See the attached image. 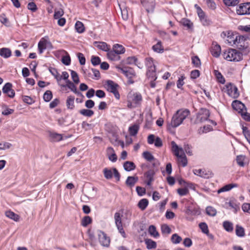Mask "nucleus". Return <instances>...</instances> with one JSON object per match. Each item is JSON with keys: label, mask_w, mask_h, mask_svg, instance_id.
<instances>
[{"label": "nucleus", "mask_w": 250, "mask_h": 250, "mask_svg": "<svg viewBox=\"0 0 250 250\" xmlns=\"http://www.w3.org/2000/svg\"><path fill=\"white\" fill-rule=\"evenodd\" d=\"M236 35L234 38V35L232 32L230 31L228 32V43L231 45H235L237 49L243 51L245 54H247L249 52L248 43L247 42V40L249 39V36L246 35H239L238 33H236Z\"/></svg>", "instance_id": "obj_1"}, {"label": "nucleus", "mask_w": 250, "mask_h": 250, "mask_svg": "<svg viewBox=\"0 0 250 250\" xmlns=\"http://www.w3.org/2000/svg\"><path fill=\"white\" fill-rule=\"evenodd\" d=\"M189 114L190 111L188 109L178 110L172 118L170 126L174 128L178 127Z\"/></svg>", "instance_id": "obj_2"}, {"label": "nucleus", "mask_w": 250, "mask_h": 250, "mask_svg": "<svg viewBox=\"0 0 250 250\" xmlns=\"http://www.w3.org/2000/svg\"><path fill=\"white\" fill-rule=\"evenodd\" d=\"M125 51V48L122 45L116 43L113 45L112 49L107 53V57L111 61H117L121 58L119 55L124 54Z\"/></svg>", "instance_id": "obj_3"}, {"label": "nucleus", "mask_w": 250, "mask_h": 250, "mask_svg": "<svg viewBox=\"0 0 250 250\" xmlns=\"http://www.w3.org/2000/svg\"><path fill=\"white\" fill-rule=\"evenodd\" d=\"M223 58L228 61L239 62L243 59L242 54L235 49L229 48L223 52Z\"/></svg>", "instance_id": "obj_4"}, {"label": "nucleus", "mask_w": 250, "mask_h": 250, "mask_svg": "<svg viewBox=\"0 0 250 250\" xmlns=\"http://www.w3.org/2000/svg\"><path fill=\"white\" fill-rule=\"evenodd\" d=\"M119 87L118 83L110 80H107L104 84V87L106 90L113 93L117 100H119L120 98V95L118 90Z\"/></svg>", "instance_id": "obj_5"}, {"label": "nucleus", "mask_w": 250, "mask_h": 250, "mask_svg": "<svg viewBox=\"0 0 250 250\" xmlns=\"http://www.w3.org/2000/svg\"><path fill=\"white\" fill-rule=\"evenodd\" d=\"M116 68L129 79V83L133 84L134 83V81L133 80H132V79L136 77V74L133 68L127 67H122L120 66H117Z\"/></svg>", "instance_id": "obj_6"}, {"label": "nucleus", "mask_w": 250, "mask_h": 250, "mask_svg": "<svg viewBox=\"0 0 250 250\" xmlns=\"http://www.w3.org/2000/svg\"><path fill=\"white\" fill-rule=\"evenodd\" d=\"M225 87L227 93L229 96L234 99H236L239 96L238 88L233 83H229L225 85Z\"/></svg>", "instance_id": "obj_7"}, {"label": "nucleus", "mask_w": 250, "mask_h": 250, "mask_svg": "<svg viewBox=\"0 0 250 250\" xmlns=\"http://www.w3.org/2000/svg\"><path fill=\"white\" fill-rule=\"evenodd\" d=\"M122 216L123 215H121L120 213L119 212H116L114 214V219L116 226L117 227L119 232L122 234V236L125 238L126 237V234L123 227L121 218Z\"/></svg>", "instance_id": "obj_8"}, {"label": "nucleus", "mask_w": 250, "mask_h": 250, "mask_svg": "<svg viewBox=\"0 0 250 250\" xmlns=\"http://www.w3.org/2000/svg\"><path fill=\"white\" fill-rule=\"evenodd\" d=\"M128 99L130 100L138 107L140 106L143 102L142 94L139 92L129 93L127 96Z\"/></svg>", "instance_id": "obj_9"}, {"label": "nucleus", "mask_w": 250, "mask_h": 250, "mask_svg": "<svg viewBox=\"0 0 250 250\" xmlns=\"http://www.w3.org/2000/svg\"><path fill=\"white\" fill-rule=\"evenodd\" d=\"M236 13L239 15L250 14V2L241 3L237 9Z\"/></svg>", "instance_id": "obj_10"}, {"label": "nucleus", "mask_w": 250, "mask_h": 250, "mask_svg": "<svg viewBox=\"0 0 250 250\" xmlns=\"http://www.w3.org/2000/svg\"><path fill=\"white\" fill-rule=\"evenodd\" d=\"M98 235L99 241L101 245L105 247H109L110 242L109 237L102 230H98Z\"/></svg>", "instance_id": "obj_11"}, {"label": "nucleus", "mask_w": 250, "mask_h": 250, "mask_svg": "<svg viewBox=\"0 0 250 250\" xmlns=\"http://www.w3.org/2000/svg\"><path fill=\"white\" fill-rule=\"evenodd\" d=\"M141 2L147 13L153 12L155 7V0H141Z\"/></svg>", "instance_id": "obj_12"}, {"label": "nucleus", "mask_w": 250, "mask_h": 250, "mask_svg": "<svg viewBox=\"0 0 250 250\" xmlns=\"http://www.w3.org/2000/svg\"><path fill=\"white\" fill-rule=\"evenodd\" d=\"M231 106L234 110L237 111L241 114L244 111H247V108L245 105L241 102L238 100L233 101L231 104Z\"/></svg>", "instance_id": "obj_13"}, {"label": "nucleus", "mask_w": 250, "mask_h": 250, "mask_svg": "<svg viewBox=\"0 0 250 250\" xmlns=\"http://www.w3.org/2000/svg\"><path fill=\"white\" fill-rule=\"evenodd\" d=\"M194 174L205 179H208L212 176V173L209 171L205 169H195L193 170Z\"/></svg>", "instance_id": "obj_14"}, {"label": "nucleus", "mask_w": 250, "mask_h": 250, "mask_svg": "<svg viewBox=\"0 0 250 250\" xmlns=\"http://www.w3.org/2000/svg\"><path fill=\"white\" fill-rule=\"evenodd\" d=\"M209 110L207 108H202L200 110V113H199L198 118L201 122H204L208 121L210 116Z\"/></svg>", "instance_id": "obj_15"}, {"label": "nucleus", "mask_w": 250, "mask_h": 250, "mask_svg": "<svg viewBox=\"0 0 250 250\" xmlns=\"http://www.w3.org/2000/svg\"><path fill=\"white\" fill-rule=\"evenodd\" d=\"M94 44H97L96 46L98 49L106 52L107 53L111 51L110 46L105 42H95Z\"/></svg>", "instance_id": "obj_16"}, {"label": "nucleus", "mask_w": 250, "mask_h": 250, "mask_svg": "<svg viewBox=\"0 0 250 250\" xmlns=\"http://www.w3.org/2000/svg\"><path fill=\"white\" fill-rule=\"evenodd\" d=\"M212 45H213L210 49V53L214 57L218 58L219 57L221 54V47L218 44L214 45L213 43Z\"/></svg>", "instance_id": "obj_17"}, {"label": "nucleus", "mask_w": 250, "mask_h": 250, "mask_svg": "<svg viewBox=\"0 0 250 250\" xmlns=\"http://www.w3.org/2000/svg\"><path fill=\"white\" fill-rule=\"evenodd\" d=\"M49 137L51 142H59L63 139L62 134L50 131L49 132Z\"/></svg>", "instance_id": "obj_18"}, {"label": "nucleus", "mask_w": 250, "mask_h": 250, "mask_svg": "<svg viewBox=\"0 0 250 250\" xmlns=\"http://www.w3.org/2000/svg\"><path fill=\"white\" fill-rule=\"evenodd\" d=\"M107 154L110 161L112 162H115L117 161V157L113 147L111 146L107 147Z\"/></svg>", "instance_id": "obj_19"}, {"label": "nucleus", "mask_w": 250, "mask_h": 250, "mask_svg": "<svg viewBox=\"0 0 250 250\" xmlns=\"http://www.w3.org/2000/svg\"><path fill=\"white\" fill-rule=\"evenodd\" d=\"M152 49L156 53L162 54L164 52V48L161 41H158L156 44L152 46Z\"/></svg>", "instance_id": "obj_20"}, {"label": "nucleus", "mask_w": 250, "mask_h": 250, "mask_svg": "<svg viewBox=\"0 0 250 250\" xmlns=\"http://www.w3.org/2000/svg\"><path fill=\"white\" fill-rule=\"evenodd\" d=\"M12 55V51L9 48L2 47L0 49V56L5 59L10 57Z\"/></svg>", "instance_id": "obj_21"}, {"label": "nucleus", "mask_w": 250, "mask_h": 250, "mask_svg": "<svg viewBox=\"0 0 250 250\" xmlns=\"http://www.w3.org/2000/svg\"><path fill=\"white\" fill-rule=\"evenodd\" d=\"M137 176H128L125 181V184L130 187H133L138 181Z\"/></svg>", "instance_id": "obj_22"}, {"label": "nucleus", "mask_w": 250, "mask_h": 250, "mask_svg": "<svg viewBox=\"0 0 250 250\" xmlns=\"http://www.w3.org/2000/svg\"><path fill=\"white\" fill-rule=\"evenodd\" d=\"M183 26L186 27L187 29L192 30L193 29V24L191 21L187 18H183L181 21Z\"/></svg>", "instance_id": "obj_23"}, {"label": "nucleus", "mask_w": 250, "mask_h": 250, "mask_svg": "<svg viewBox=\"0 0 250 250\" xmlns=\"http://www.w3.org/2000/svg\"><path fill=\"white\" fill-rule=\"evenodd\" d=\"M238 187V185L237 184H229L223 186L222 188H220L218 190V193H220L221 192L228 191L231 190L233 188Z\"/></svg>", "instance_id": "obj_24"}, {"label": "nucleus", "mask_w": 250, "mask_h": 250, "mask_svg": "<svg viewBox=\"0 0 250 250\" xmlns=\"http://www.w3.org/2000/svg\"><path fill=\"white\" fill-rule=\"evenodd\" d=\"M124 168L125 171H130L135 169L136 166L132 162L126 161L124 164Z\"/></svg>", "instance_id": "obj_25"}, {"label": "nucleus", "mask_w": 250, "mask_h": 250, "mask_svg": "<svg viewBox=\"0 0 250 250\" xmlns=\"http://www.w3.org/2000/svg\"><path fill=\"white\" fill-rule=\"evenodd\" d=\"M74 100L75 97L73 96H69L67 97L66 104L68 109L72 110L74 108Z\"/></svg>", "instance_id": "obj_26"}, {"label": "nucleus", "mask_w": 250, "mask_h": 250, "mask_svg": "<svg viewBox=\"0 0 250 250\" xmlns=\"http://www.w3.org/2000/svg\"><path fill=\"white\" fill-rule=\"evenodd\" d=\"M236 235L239 237H243L245 235V229L239 225H236L235 227Z\"/></svg>", "instance_id": "obj_27"}, {"label": "nucleus", "mask_w": 250, "mask_h": 250, "mask_svg": "<svg viewBox=\"0 0 250 250\" xmlns=\"http://www.w3.org/2000/svg\"><path fill=\"white\" fill-rule=\"evenodd\" d=\"M148 205V200L144 198L140 200L138 203V208L142 210H144Z\"/></svg>", "instance_id": "obj_28"}, {"label": "nucleus", "mask_w": 250, "mask_h": 250, "mask_svg": "<svg viewBox=\"0 0 250 250\" xmlns=\"http://www.w3.org/2000/svg\"><path fill=\"white\" fill-rule=\"evenodd\" d=\"M75 28L78 33H82L85 31V28L83 23L80 21H77L75 24Z\"/></svg>", "instance_id": "obj_29"}, {"label": "nucleus", "mask_w": 250, "mask_h": 250, "mask_svg": "<svg viewBox=\"0 0 250 250\" xmlns=\"http://www.w3.org/2000/svg\"><path fill=\"white\" fill-rule=\"evenodd\" d=\"M5 214L6 217L13 220L15 221H18L19 220V215L11 210L6 211Z\"/></svg>", "instance_id": "obj_30"}, {"label": "nucleus", "mask_w": 250, "mask_h": 250, "mask_svg": "<svg viewBox=\"0 0 250 250\" xmlns=\"http://www.w3.org/2000/svg\"><path fill=\"white\" fill-rule=\"evenodd\" d=\"M38 51L39 54H41L43 51L47 48L46 41H40L38 44Z\"/></svg>", "instance_id": "obj_31"}, {"label": "nucleus", "mask_w": 250, "mask_h": 250, "mask_svg": "<svg viewBox=\"0 0 250 250\" xmlns=\"http://www.w3.org/2000/svg\"><path fill=\"white\" fill-rule=\"evenodd\" d=\"M49 72L55 77L57 81H61L62 79V77L59 76V74L57 69L55 68L50 67L48 68Z\"/></svg>", "instance_id": "obj_32"}, {"label": "nucleus", "mask_w": 250, "mask_h": 250, "mask_svg": "<svg viewBox=\"0 0 250 250\" xmlns=\"http://www.w3.org/2000/svg\"><path fill=\"white\" fill-rule=\"evenodd\" d=\"M145 241L146 245V248L148 250L155 249L157 247V244L156 242L150 239H146Z\"/></svg>", "instance_id": "obj_33"}, {"label": "nucleus", "mask_w": 250, "mask_h": 250, "mask_svg": "<svg viewBox=\"0 0 250 250\" xmlns=\"http://www.w3.org/2000/svg\"><path fill=\"white\" fill-rule=\"evenodd\" d=\"M137 61H138V59H137V57H136L135 56L128 57L125 61V63L127 64H135L137 66H138L139 67H140V66L137 63Z\"/></svg>", "instance_id": "obj_34"}, {"label": "nucleus", "mask_w": 250, "mask_h": 250, "mask_svg": "<svg viewBox=\"0 0 250 250\" xmlns=\"http://www.w3.org/2000/svg\"><path fill=\"white\" fill-rule=\"evenodd\" d=\"M223 226L224 229L229 232H232L233 230V224L229 221H224Z\"/></svg>", "instance_id": "obj_35"}, {"label": "nucleus", "mask_w": 250, "mask_h": 250, "mask_svg": "<svg viewBox=\"0 0 250 250\" xmlns=\"http://www.w3.org/2000/svg\"><path fill=\"white\" fill-rule=\"evenodd\" d=\"M79 113L85 117H90L92 116L94 112L93 110L89 109H83L79 111Z\"/></svg>", "instance_id": "obj_36"}, {"label": "nucleus", "mask_w": 250, "mask_h": 250, "mask_svg": "<svg viewBox=\"0 0 250 250\" xmlns=\"http://www.w3.org/2000/svg\"><path fill=\"white\" fill-rule=\"evenodd\" d=\"M148 232L150 235L154 237L159 236V233L156 230V228L154 225H150L148 228Z\"/></svg>", "instance_id": "obj_37"}, {"label": "nucleus", "mask_w": 250, "mask_h": 250, "mask_svg": "<svg viewBox=\"0 0 250 250\" xmlns=\"http://www.w3.org/2000/svg\"><path fill=\"white\" fill-rule=\"evenodd\" d=\"M242 129L243 130V134L247 141L250 144V130H249L247 127L245 126L244 125H242Z\"/></svg>", "instance_id": "obj_38"}, {"label": "nucleus", "mask_w": 250, "mask_h": 250, "mask_svg": "<svg viewBox=\"0 0 250 250\" xmlns=\"http://www.w3.org/2000/svg\"><path fill=\"white\" fill-rule=\"evenodd\" d=\"M139 129V126L136 124L130 126L128 128L129 133L131 136H135L138 133Z\"/></svg>", "instance_id": "obj_39"}, {"label": "nucleus", "mask_w": 250, "mask_h": 250, "mask_svg": "<svg viewBox=\"0 0 250 250\" xmlns=\"http://www.w3.org/2000/svg\"><path fill=\"white\" fill-rule=\"evenodd\" d=\"M64 15V11L63 9L60 8L59 9H55L54 10V19H58L62 18Z\"/></svg>", "instance_id": "obj_40"}, {"label": "nucleus", "mask_w": 250, "mask_h": 250, "mask_svg": "<svg viewBox=\"0 0 250 250\" xmlns=\"http://www.w3.org/2000/svg\"><path fill=\"white\" fill-rule=\"evenodd\" d=\"M155 174V171L153 169H149L144 173V176L147 178L148 180L154 181V176Z\"/></svg>", "instance_id": "obj_41"}, {"label": "nucleus", "mask_w": 250, "mask_h": 250, "mask_svg": "<svg viewBox=\"0 0 250 250\" xmlns=\"http://www.w3.org/2000/svg\"><path fill=\"white\" fill-rule=\"evenodd\" d=\"M246 159L245 155H238L236 157V161L237 162V164L240 167H244L245 166V163L244 161Z\"/></svg>", "instance_id": "obj_42"}, {"label": "nucleus", "mask_w": 250, "mask_h": 250, "mask_svg": "<svg viewBox=\"0 0 250 250\" xmlns=\"http://www.w3.org/2000/svg\"><path fill=\"white\" fill-rule=\"evenodd\" d=\"M66 55L62 58V63L65 65H69L71 63V58L69 55L66 51H65Z\"/></svg>", "instance_id": "obj_43"}, {"label": "nucleus", "mask_w": 250, "mask_h": 250, "mask_svg": "<svg viewBox=\"0 0 250 250\" xmlns=\"http://www.w3.org/2000/svg\"><path fill=\"white\" fill-rule=\"evenodd\" d=\"M182 240L181 236H179L177 233H174L171 237V241L175 244H179Z\"/></svg>", "instance_id": "obj_44"}, {"label": "nucleus", "mask_w": 250, "mask_h": 250, "mask_svg": "<svg viewBox=\"0 0 250 250\" xmlns=\"http://www.w3.org/2000/svg\"><path fill=\"white\" fill-rule=\"evenodd\" d=\"M192 63L196 68H200L201 65L200 59L197 56H194L191 58Z\"/></svg>", "instance_id": "obj_45"}, {"label": "nucleus", "mask_w": 250, "mask_h": 250, "mask_svg": "<svg viewBox=\"0 0 250 250\" xmlns=\"http://www.w3.org/2000/svg\"><path fill=\"white\" fill-rule=\"evenodd\" d=\"M53 98L52 92L50 90L46 91L43 96V100L45 102H49Z\"/></svg>", "instance_id": "obj_46"}, {"label": "nucleus", "mask_w": 250, "mask_h": 250, "mask_svg": "<svg viewBox=\"0 0 250 250\" xmlns=\"http://www.w3.org/2000/svg\"><path fill=\"white\" fill-rule=\"evenodd\" d=\"M12 84L10 83H6L3 86L2 88V92L3 93H8L9 91H11V94H13L12 93L13 92V89H12ZM12 96V95H11Z\"/></svg>", "instance_id": "obj_47"}, {"label": "nucleus", "mask_w": 250, "mask_h": 250, "mask_svg": "<svg viewBox=\"0 0 250 250\" xmlns=\"http://www.w3.org/2000/svg\"><path fill=\"white\" fill-rule=\"evenodd\" d=\"M143 157L147 161L150 162L155 160V159L153 155L149 151H146L143 152Z\"/></svg>", "instance_id": "obj_48"}, {"label": "nucleus", "mask_w": 250, "mask_h": 250, "mask_svg": "<svg viewBox=\"0 0 250 250\" xmlns=\"http://www.w3.org/2000/svg\"><path fill=\"white\" fill-rule=\"evenodd\" d=\"M62 87H67L69 89L71 90L72 92H74L77 89L76 86L70 80H67L66 82V83L65 85L63 84L62 85Z\"/></svg>", "instance_id": "obj_49"}, {"label": "nucleus", "mask_w": 250, "mask_h": 250, "mask_svg": "<svg viewBox=\"0 0 250 250\" xmlns=\"http://www.w3.org/2000/svg\"><path fill=\"white\" fill-rule=\"evenodd\" d=\"M223 2L228 6H235L239 3V0H223Z\"/></svg>", "instance_id": "obj_50"}, {"label": "nucleus", "mask_w": 250, "mask_h": 250, "mask_svg": "<svg viewBox=\"0 0 250 250\" xmlns=\"http://www.w3.org/2000/svg\"><path fill=\"white\" fill-rule=\"evenodd\" d=\"M92 222V219L89 216H84L81 222V225L83 227H87L89 224H90Z\"/></svg>", "instance_id": "obj_51"}, {"label": "nucleus", "mask_w": 250, "mask_h": 250, "mask_svg": "<svg viewBox=\"0 0 250 250\" xmlns=\"http://www.w3.org/2000/svg\"><path fill=\"white\" fill-rule=\"evenodd\" d=\"M103 173L104 177L106 179H110L113 177V172L111 169L107 168H104L103 170Z\"/></svg>", "instance_id": "obj_52"}, {"label": "nucleus", "mask_w": 250, "mask_h": 250, "mask_svg": "<svg viewBox=\"0 0 250 250\" xmlns=\"http://www.w3.org/2000/svg\"><path fill=\"white\" fill-rule=\"evenodd\" d=\"M186 79V77L184 75L180 76L179 77L178 80L177 82V86L179 89H183V86L185 84L184 82V80Z\"/></svg>", "instance_id": "obj_53"}, {"label": "nucleus", "mask_w": 250, "mask_h": 250, "mask_svg": "<svg viewBox=\"0 0 250 250\" xmlns=\"http://www.w3.org/2000/svg\"><path fill=\"white\" fill-rule=\"evenodd\" d=\"M206 210L207 214L211 216H215L217 213L216 210L211 206L207 207Z\"/></svg>", "instance_id": "obj_54"}, {"label": "nucleus", "mask_w": 250, "mask_h": 250, "mask_svg": "<svg viewBox=\"0 0 250 250\" xmlns=\"http://www.w3.org/2000/svg\"><path fill=\"white\" fill-rule=\"evenodd\" d=\"M200 229H201L202 231L206 234H208L209 233V230L208 229V226L207 224L205 222H201L199 225Z\"/></svg>", "instance_id": "obj_55"}, {"label": "nucleus", "mask_w": 250, "mask_h": 250, "mask_svg": "<svg viewBox=\"0 0 250 250\" xmlns=\"http://www.w3.org/2000/svg\"><path fill=\"white\" fill-rule=\"evenodd\" d=\"M146 76L148 79L156 80L157 79V76L156 74V71H146Z\"/></svg>", "instance_id": "obj_56"}, {"label": "nucleus", "mask_w": 250, "mask_h": 250, "mask_svg": "<svg viewBox=\"0 0 250 250\" xmlns=\"http://www.w3.org/2000/svg\"><path fill=\"white\" fill-rule=\"evenodd\" d=\"M0 22L6 26H9V20L6 18V15L4 13L0 15Z\"/></svg>", "instance_id": "obj_57"}, {"label": "nucleus", "mask_w": 250, "mask_h": 250, "mask_svg": "<svg viewBox=\"0 0 250 250\" xmlns=\"http://www.w3.org/2000/svg\"><path fill=\"white\" fill-rule=\"evenodd\" d=\"M214 72L218 82L222 84H224L226 82L225 79L221 72L217 70H215Z\"/></svg>", "instance_id": "obj_58"}, {"label": "nucleus", "mask_w": 250, "mask_h": 250, "mask_svg": "<svg viewBox=\"0 0 250 250\" xmlns=\"http://www.w3.org/2000/svg\"><path fill=\"white\" fill-rule=\"evenodd\" d=\"M101 59L98 56H92L91 58V62L93 66H97L101 63Z\"/></svg>", "instance_id": "obj_59"}, {"label": "nucleus", "mask_w": 250, "mask_h": 250, "mask_svg": "<svg viewBox=\"0 0 250 250\" xmlns=\"http://www.w3.org/2000/svg\"><path fill=\"white\" fill-rule=\"evenodd\" d=\"M161 229L163 234H169L171 231L170 227L167 224H163L161 225Z\"/></svg>", "instance_id": "obj_60"}, {"label": "nucleus", "mask_w": 250, "mask_h": 250, "mask_svg": "<svg viewBox=\"0 0 250 250\" xmlns=\"http://www.w3.org/2000/svg\"><path fill=\"white\" fill-rule=\"evenodd\" d=\"M70 72L73 81L75 83H78L80 82V80L77 73L74 70H70Z\"/></svg>", "instance_id": "obj_61"}, {"label": "nucleus", "mask_w": 250, "mask_h": 250, "mask_svg": "<svg viewBox=\"0 0 250 250\" xmlns=\"http://www.w3.org/2000/svg\"><path fill=\"white\" fill-rule=\"evenodd\" d=\"M171 146L173 150L175 152V155L176 156H180L179 154V149H180L178 145L176 144V143L174 141H172L171 143Z\"/></svg>", "instance_id": "obj_62"}, {"label": "nucleus", "mask_w": 250, "mask_h": 250, "mask_svg": "<svg viewBox=\"0 0 250 250\" xmlns=\"http://www.w3.org/2000/svg\"><path fill=\"white\" fill-rule=\"evenodd\" d=\"M145 63L146 67L154 65V60L151 57H147L145 60Z\"/></svg>", "instance_id": "obj_63"}, {"label": "nucleus", "mask_w": 250, "mask_h": 250, "mask_svg": "<svg viewBox=\"0 0 250 250\" xmlns=\"http://www.w3.org/2000/svg\"><path fill=\"white\" fill-rule=\"evenodd\" d=\"M136 192L139 196H142L146 193V188L141 187L137 186L136 188Z\"/></svg>", "instance_id": "obj_64"}]
</instances>
